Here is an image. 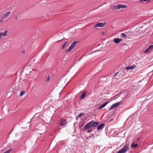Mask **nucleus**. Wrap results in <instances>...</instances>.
Returning <instances> with one entry per match:
<instances>
[{"mask_svg": "<svg viewBox=\"0 0 153 153\" xmlns=\"http://www.w3.org/2000/svg\"><path fill=\"white\" fill-rule=\"evenodd\" d=\"M132 69H133L132 68V67H131V66H130V67H126V70H128V69L132 70Z\"/></svg>", "mask_w": 153, "mask_h": 153, "instance_id": "obj_19", "label": "nucleus"}, {"mask_svg": "<svg viewBox=\"0 0 153 153\" xmlns=\"http://www.w3.org/2000/svg\"><path fill=\"white\" fill-rule=\"evenodd\" d=\"M14 19L17 20V17L16 16H15L14 18Z\"/></svg>", "mask_w": 153, "mask_h": 153, "instance_id": "obj_28", "label": "nucleus"}, {"mask_svg": "<svg viewBox=\"0 0 153 153\" xmlns=\"http://www.w3.org/2000/svg\"><path fill=\"white\" fill-rule=\"evenodd\" d=\"M10 12H8L4 14L2 16V18L3 19H4L7 17L10 14Z\"/></svg>", "mask_w": 153, "mask_h": 153, "instance_id": "obj_13", "label": "nucleus"}, {"mask_svg": "<svg viewBox=\"0 0 153 153\" xmlns=\"http://www.w3.org/2000/svg\"><path fill=\"white\" fill-rule=\"evenodd\" d=\"M79 42L77 41H74L71 44V46L69 47L68 49H66L65 52L66 53L68 52L71 51L72 49H73L74 47L76 46V44L78 43Z\"/></svg>", "mask_w": 153, "mask_h": 153, "instance_id": "obj_3", "label": "nucleus"}, {"mask_svg": "<svg viewBox=\"0 0 153 153\" xmlns=\"http://www.w3.org/2000/svg\"><path fill=\"white\" fill-rule=\"evenodd\" d=\"M137 84H135L134 85V86H136V87H137Z\"/></svg>", "mask_w": 153, "mask_h": 153, "instance_id": "obj_29", "label": "nucleus"}, {"mask_svg": "<svg viewBox=\"0 0 153 153\" xmlns=\"http://www.w3.org/2000/svg\"><path fill=\"white\" fill-rule=\"evenodd\" d=\"M129 144H125L122 149L116 153H125L129 149Z\"/></svg>", "mask_w": 153, "mask_h": 153, "instance_id": "obj_2", "label": "nucleus"}, {"mask_svg": "<svg viewBox=\"0 0 153 153\" xmlns=\"http://www.w3.org/2000/svg\"><path fill=\"white\" fill-rule=\"evenodd\" d=\"M127 45V44L126 43H122L121 44L122 45Z\"/></svg>", "mask_w": 153, "mask_h": 153, "instance_id": "obj_24", "label": "nucleus"}, {"mask_svg": "<svg viewBox=\"0 0 153 153\" xmlns=\"http://www.w3.org/2000/svg\"><path fill=\"white\" fill-rule=\"evenodd\" d=\"M122 40V39L118 38H115L114 39V41L116 44H118Z\"/></svg>", "mask_w": 153, "mask_h": 153, "instance_id": "obj_10", "label": "nucleus"}, {"mask_svg": "<svg viewBox=\"0 0 153 153\" xmlns=\"http://www.w3.org/2000/svg\"><path fill=\"white\" fill-rule=\"evenodd\" d=\"M50 77L49 75L47 76V80H46V81L47 82H48L49 81V80L50 79Z\"/></svg>", "mask_w": 153, "mask_h": 153, "instance_id": "obj_22", "label": "nucleus"}, {"mask_svg": "<svg viewBox=\"0 0 153 153\" xmlns=\"http://www.w3.org/2000/svg\"><path fill=\"white\" fill-rule=\"evenodd\" d=\"M8 31L5 30L4 32H0V40H1L2 36H6Z\"/></svg>", "mask_w": 153, "mask_h": 153, "instance_id": "obj_9", "label": "nucleus"}, {"mask_svg": "<svg viewBox=\"0 0 153 153\" xmlns=\"http://www.w3.org/2000/svg\"><path fill=\"white\" fill-rule=\"evenodd\" d=\"M150 51V49H149L148 48H147L144 51V52L145 53H147L149 51Z\"/></svg>", "mask_w": 153, "mask_h": 153, "instance_id": "obj_20", "label": "nucleus"}, {"mask_svg": "<svg viewBox=\"0 0 153 153\" xmlns=\"http://www.w3.org/2000/svg\"><path fill=\"white\" fill-rule=\"evenodd\" d=\"M84 114V113H79V115L77 116L76 117V118H79L81 116L83 115Z\"/></svg>", "mask_w": 153, "mask_h": 153, "instance_id": "obj_18", "label": "nucleus"}, {"mask_svg": "<svg viewBox=\"0 0 153 153\" xmlns=\"http://www.w3.org/2000/svg\"><path fill=\"white\" fill-rule=\"evenodd\" d=\"M68 42L67 41V42H65L63 44V45H62V49H64V48H65V46H66V45L67 44V43Z\"/></svg>", "mask_w": 153, "mask_h": 153, "instance_id": "obj_17", "label": "nucleus"}, {"mask_svg": "<svg viewBox=\"0 0 153 153\" xmlns=\"http://www.w3.org/2000/svg\"><path fill=\"white\" fill-rule=\"evenodd\" d=\"M109 102H107L103 103V104H102L100 106L98 107V109H100L104 107Z\"/></svg>", "mask_w": 153, "mask_h": 153, "instance_id": "obj_11", "label": "nucleus"}, {"mask_svg": "<svg viewBox=\"0 0 153 153\" xmlns=\"http://www.w3.org/2000/svg\"><path fill=\"white\" fill-rule=\"evenodd\" d=\"M138 145V144L137 143H136V144H134L133 143H132L131 145V147L134 149V148L136 147Z\"/></svg>", "mask_w": 153, "mask_h": 153, "instance_id": "obj_15", "label": "nucleus"}, {"mask_svg": "<svg viewBox=\"0 0 153 153\" xmlns=\"http://www.w3.org/2000/svg\"><path fill=\"white\" fill-rule=\"evenodd\" d=\"M63 39H66L65 38H63Z\"/></svg>", "mask_w": 153, "mask_h": 153, "instance_id": "obj_33", "label": "nucleus"}, {"mask_svg": "<svg viewBox=\"0 0 153 153\" xmlns=\"http://www.w3.org/2000/svg\"><path fill=\"white\" fill-rule=\"evenodd\" d=\"M44 1H44V2H46V0H44Z\"/></svg>", "mask_w": 153, "mask_h": 153, "instance_id": "obj_31", "label": "nucleus"}, {"mask_svg": "<svg viewBox=\"0 0 153 153\" xmlns=\"http://www.w3.org/2000/svg\"><path fill=\"white\" fill-rule=\"evenodd\" d=\"M136 66L135 65H133L131 67H132V68L133 69H134V68Z\"/></svg>", "mask_w": 153, "mask_h": 153, "instance_id": "obj_26", "label": "nucleus"}, {"mask_svg": "<svg viewBox=\"0 0 153 153\" xmlns=\"http://www.w3.org/2000/svg\"><path fill=\"white\" fill-rule=\"evenodd\" d=\"M106 24V22H100L97 23L94 26V28L100 27H103Z\"/></svg>", "mask_w": 153, "mask_h": 153, "instance_id": "obj_6", "label": "nucleus"}, {"mask_svg": "<svg viewBox=\"0 0 153 153\" xmlns=\"http://www.w3.org/2000/svg\"><path fill=\"white\" fill-rule=\"evenodd\" d=\"M87 93V92L86 91H85L83 92L82 93V94L80 96V99L82 100V99H83L85 97L86 94Z\"/></svg>", "mask_w": 153, "mask_h": 153, "instance_id": "obj_14", "label": "nucleus"}, {"mask_svg": "<svg viewBox=\"0 0 153 153\" xmlns=\"http://www.w3.org/2000/svg\"><path fill=\"white\" fill-rule=\"evenodd\" d=\"M59 123L60 125L62 127L65 128L66 127V125L67 124V120L65 119L61 118Z\"/></svg>", "mask_w": 153, "mask_h": 153, "instance_id": "obj_5", "label": "nucleus"}, {"mask_svg": "<svg viewBox=\"0 0 153 153\" xmlns=\"http://www.w3.org/2000/svg\"><path fill=\"white\" fill-rule=\"evenodd\" d=\"M105 124L102 123L100 125L97 127V129L99 130H102L103 128L105 127Z\"/></svg>", "mask_w": 153, "mask_h": 153, "instance_id": "obj_12", "label": "nucleus"}, {"mask_svg": "<svg viewBox=\"0 0 153 153\" xmlns=\"http://www.w3.org/2000/svg\"><path fill=\"white\" fill-rule=\"evenodd\" d=\"M25 93V91H21L19 95V96L20 97H22L23 96Z\"/></svg>", "mask_w": 153, "mask_h": 153, "instance_id": "obj_16", "label": "nucleus"}, {"mask_svg": "<svg viewBox=\"0 0 153 153\" xmlns=\"http://www.w3.org/2000/svg\"><path fill=\"white\" fill-rule=\"evenodd\" d=\"M127 7V6L125 5L119 4L117 5H114L112 8L114 9L119 10L120 8H125Z\"/></svg>", "mask_w": 153, "mask_h": 153, "instance_id": "obj_4", "label": "nucleus"}, {"mask_svg": "<svg viewBox=\"0 0 153 153\" xmlns=\"http://www.w3.org/2000/svg\"><path fill=\"white\" fill-rule=\"evenodd\" d=\"M126 33H127V34H125L123 33H122L121 34V36L123 37H127L128 35L129 36H132L133 35V34L131 32H126Z\"/></svg>", "mask_w": 153, "mask_h": 153, "instance_id": "obj_8", "label": "nucleus"}, {"mask_svg": "<svg viewBox=\"0 0 153 153\" xmlns=\"http://www.w3.org/2000/svg\"><path fill=\"white\" fill-rule=\"evenodd\" d=\"M137 140H140V138H138V139H137Z\"/></svg>", "mask_w": 153, "mask_h": 153, "instance_id": "obj_34", "label": "nucleus"}, {"mask_svg": "<svg viewBox=\"0 0 153 153\" xmlns=\"http://www.w3.org/2000/svg\"><path fill=\"white\" fill-rule=\"evenodd\" d=\"M121 104V102H117L114 104L112 105L111 107L108 109V111H110L115 108L118 106L120 105Z\"/></svg>", "mask_w": 153, "mask_h": 153, "instance_id": "obj_7", "label": "nucleus"}, {"mask_svg": "<svg viewBox=\"0 0 153 153\" xmlns=\"http://www.w3.org/2000/svg\"><path fill=\"white\" fill-rule=\"evenodd\" d=\"M98 123L96 122H93L91 121L87 124H86L84 126L83 129L86 130L87 129L90 128L91 127H95L98 126Z\"/></svg>", "mask_w": 153, "mask_h": 153, "instance_id": "obj_1", "label": "nucleus"}, {"mask_svg": "<svg viewBox=\"0 0 153 153\" xmlns=\"http://www.w3.org/2000/svg\"><path fill=\"white\" fill-rule=\"evenodd\" d=\"M148 0H140V2H142L143 1H147Z\"/></svg>", "mask_w": 153, "mask_h": 153, "instance_id": "obj_25", "label": "nucleus"}, {"mask_svg": "<svg viewBox=\"0 0 153 153\" xmlns=\"http://www.w3.org/2000/svg\"><path fill=\"white\" fill-rule=\"evenodd\" d=\"M62 39H61V40H60V41L61 40H62ZM59 41H60V40H59Z\"/></svg>", "mask_w": 153, "mask_h": 153, "instance_id": "obj_36", "label": "nucleus"}, {"mask_svg": "<svg viewBox=\"0 0 153 153\" xmlns=\"http://www.w3.org/2000/svg\"><path fill=\"white\" fill-rule=\"evenodd\" d=\"M133 89H137V88H133Z\"/></svg>", "mask_w": 153, "mask_h": 153, "instance_id": "obj_32", "label": "nucleus"}, {"mask_svg": "<svg viewBox=\"0 0 153 153\" xmlns=\"http://www.w3.org/2000/svg\"><path fill=\"white\" fill-rule=\"evenodd\" d=\"M94 135V134H92V135Z\"/></svg>", "mask_w": 153, "mask_h": 153, "instance_id": "obj_35", "label": "nucleus"}, {"mask_svg": "<svg viewBox=\"0 0 153 153\" xmlns=\"http://www.w3.org/2000/svg\"><path fill=\"white\" fill-rule=\"evenodd\" d=\"M92 131V130L91 128H89L87 131V132L90 133Z\"/></svg>", "mask_w": 153, "mask_h": 153, "instance_id": "obj_23", "label": "nucleus"}, {"mask_svg": "<svg viewBox=\"0 0 153 153\" xmlns=\"http://www.w3.org/2000/svg\"><path fill=\"white\" fill-rule=\"evenodd\" d=\"M118 73V72L117 73H115L114 75V76L115 77L117 75V74Z\"/></svg>", "mask_w": 153, "mask_h": 153, "instance_id": "obj_27", "label": "nucleus"}, {"mask_svg": "<svg viewBox=\"0 0 153 153\" xmlns=\"http://www.w3.org/2000/svg\"><path fill=\"white\" fill-rule=\"evenodd\" d=\"M83 126V124H82L81 125V126Z\"/></svg>", "mask_w": 153, "mask_h": 153, "instance_id": "obj_30", "label": "nucleus"}, {"mask_svg": "<svg viewBox=\"0 0 153 153\" xmlns=\"http://www.w3.org/2000/svg\"><path fill=\"white\" fill-rule=\"evenodd\" d=\"M148 48L150 49V50L151 49L153 48V45H150L149 46Z\"/></svg>", "mask_w": 153, "mask_h": 153, "instance_id": "obj_21", "label": "nucleus"}]
</instances>
